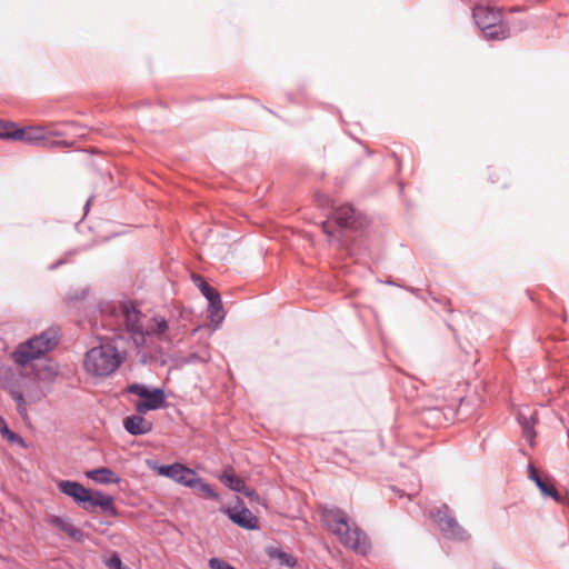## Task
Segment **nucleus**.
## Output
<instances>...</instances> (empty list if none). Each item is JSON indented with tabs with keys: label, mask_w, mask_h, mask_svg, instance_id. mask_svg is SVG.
<instances>
[{
	"label": "nucleus",
	"mask_w": 569,
	"mask_h": 569,
	"mask_svg": "<svg viewBox=\"0 0 569 569\" xmlns=\"http://www.w3.org/2000/svg\"><path fill=\"white\" fill-rule=\"evenodd\" d=\"M17 126L13 122L0 121V138L16 140Z\"/></svg>",
	"instance_id": "obj_25"
},
{
	"label": "nucleus",
	"mask_w": 569,
	"mask_h": 569,
	"mask_svg": "<svg viewBox=\"0 0 569 569\" xmlns=\"http://www.w3.org/2000/svg\"><path fill=\"white\" fill-rule=\"evenodd\" d=\"M117 329L123 328L128 338H130L136 347L143 346L146 343L147 336H154L163 338L168 330V322L163 317H153L146 329L141 325V313L136 306L130 302H122L118 308H112L110 311V321H113Z\"/></svg>",
	"instance_id": "obj_3"
},
{
	"label": "nucleus",
	"mask_w": 569,
	"mask_h": 569,
	"mask_svg": "<svg viewBox=\"0 0 569 569\" xmlns=\"http://www.w3.org/2000/svg\"><path fill=\"white\" fill-rule=\"evenodd\" d=\"M63 262H64L63 260H59L56 263L51 264L50 269H56L58 266L62 264Z\"/></svg>",
	"instance_id": "obj_37"
},
{
	"label": "nucleus",
	"mask_w": 569,
	"mask_h": 569,
	"mask_svg": "<svg viewBox=\"0 0 569 569\" xmlns=\"http://www.w3.org/2000/svg\"><path fill=\"white\" fill-rule=\"evenodd\" d=\"M16 134V140L42 146L47 138V130L43 127L18 128Z\"/></svg>",
	"instance_id": "obj_14"
},
{
	"label": "nucleus",
	"mask_w": 569,
	"mask_h": 569,
	"mask_svg": "<svg viewBox=\"0 0 569 569\" xmlns=\"http://www.w3.org/2000/svg\"><path fill=\"white\" fill-rule=\"evenodd\" d=\"M472 18L488 40H503L510 34L499 9L479 4L473 8Z\"/></svg>",
	"instance_id": "obj_7"
},
{
	"label": "nucleus",
	"mask_w": 569,
	"mask_h": 569,
	"mask_svg": "<svg viewBox=\"0 0 569 569\" xmlns=\"http://www.w3.org/2000/svg\"><path fill=\"white\" fill-rule=\"evenodd\" d=\"M90 201H91V199H89V200L86 202V204H84V210H86V211L88 210V208H89V206H90Z\"/></svg>",
	"instance_id": "obj_39"
},
{
	"label": "nucleus",
	"mask_w": 569,
	"mask_h": 569,
	"mask_svg": "<svg viewBox=\"0 0 569 569\" xmlns=\"http://www.w3.org/2000/svg\"><path fill=\"white\" fill-rule=\"evenodd\" d=\"M189 488H192L203 493L209 499H218V493L211 488L209 483L204 482L198 475L196 476L192 486H190Z\"/></svg>",
	"instance_id": "obj_23"
},
{
	"label": "nucleus",
	"mask_w": 569,
	"mask_h": 569,
	"mask_svg": "<svg viewBox=\"0 0 569 569\" xmlns=\"http://www.w3.org/2000/svg\"><path fill=\"white\" fill-rule=\"evenodd\" d=\"M58 340L59 330L57 328H49L40 335L18 345L11 357L17 366L26 367L32 360L51 351L57 346Z\"/></svg>",
	"instance_id": "obj_6"
},
{
	"label": "nucleus",
	"mask_w": 569,
	"mask_h": 569,
	"mask_svg": "<svg viewBox=\"0 0 569 569\" xmlns=\"http://www.w3.org/2000/svg\"><path fill=\"white\" fill-rule=\"evenodd\" d=\"M528 477L535 481L536 486L540 489L543 496H548L557 502L561 501V496L557 489L552 485L542 480L532 465L528 466Z\"/></svg>",
	"instance_id": "obj_16"
},
{
	"label": "nucleus",
	"mask_w": 569,
	"mask_h": 569,
	"mask_svg": "<svg viewBox=\"0 0 569 569\" xmlns=\"http://www.w3.org/2000/svg\"><path fill=\"white\" fill-rule=\"evenodd\" d=\"M223 512L240 528L246 530H258L260 528L258 517L246 508L240 500H238L234 507L224 508Z\"/></svg>",
	"instance_id": "obj_9"
},
{
	"label": "nucleus",
	"mask_w": 569,
	"mask_h": 569,
	"mask_svg": "<svg viewBox=\"0 0 569 569\" xmlns=\"http://www.w3.org/2000/svg\"><path fill=\"white\" fill-rule=\"evenodd\" d=\"M518 422L521 426L523 437L530 445H532L533 439L536 437V431H535L536 419H535V417L532 415L526 416L523 412H519L518 413Z\"/></svg>",
	"instance_id": "obj_19"
},
{
	"label": "nucleus",
	"mask_w": 569,
	"mask_h": 569,
	"mask_svg": "<svg viewBox=\"0 0 569 569\" xmlns=\"http://www.w3.org/2000/svg\"><path fill=\"white\" fill-rule=\"evenodd\" d=\"M240 493L244 495L246 497L250 498L251 500L259 498L258 495L253 490L249 489L247 486H246V490L240 491Z\"/></svg>",
	"instance_id": "obj_35"
},
{
	"label": "nucleus",
	"mask_w": 569,
	"mask_h": 569,
	"mask_svg": "<svg viewBox=\"0 0 569 569\" xmlns=\"http://www.w3.org/2000/svg\"><path fill=\"white\" fill-rule=\"evenodd\" d=\"M192 281L200 289V291H202L203 286H208V283L200 276L197 274H192Z\"/></svg>",
	"instance_id": "obj_33"
},
{
	"label": "nucleus",
	"mask_w": 569,
	"mask_h": 569,
	"mask_svg": "<svg viewBox=\"0 0 569 569\" xmlns=\"http://www.w3.org/2000/svg\"><path fill=\"white\" fill-rule=\"evenodd\" d=\"M142 400H146L152 409L157 410L164 403V392L160 388L149 389L148 396L143 397Z\"/></svg>",
	"instance_id": "obj_22"
},
{
	"label": "nucleus",
	"mask_w": 569,
	"mask_h": 569,
	"mask_svg": "<svg viewBox=\"0 0 569 569\" xmlns=\"http://www.w3.org/2000/svg\"><path fill=\"white\" fill-rule=\"evenodd\" d=\"M48 523L61 529L72 539L80 540L82 537V532L77 527H74L68 518L50 516L48 518Z\"/></svg>",
	"instance_id": "obj_17"
},
{
	"label": "nucleus",
	"mask_w": 569,
	"mask_h": 569,
	"mask_svg": "<svg viewBox=\"0 0 569 569\" xmlns=\"http://www.w3.org/2000/svg\"><path fill=\"white\" fill-rule=\"evenodd\" d=\"M201 293L207 298L209 302V319L211 322H216V328L223 320L222 302L219 292L211 286H203Z\"/></svg>",
	"instance_id": "obj_11"
},
{
	"label": "nucleus",
	"mask_w": 569,
	"mask_h": 569,
	"mask_svg": "<svg viewBox=\"0 0 569 569\" xmlns=\"http://www.w3.org/2000/svg\"><path fill=\"white\" fill-rule=\"evenodd\" d=\"M210 360V352L207 348L198 352H192L189 356L180 357L178 359V363L180 366L191 365V363H206Z\"/></svg>",
	"instance_id": "obj_21"
},
{
	"label": "nucleus",
	"mask_w": 569,
	"mask_h": 569,
	"mask_svg": "<svg viewBox=\"0 0 569 569\" xmlns=\"http://www.w3.org/2000/svg\"><path fill=\"white\" fill-rule=\"evenodd\" d=\"M430 517L437 523L445 538L453 541H467L470 538L467 530L459 525L447 506H442L436 512H431Z\"/></svg>",
	"instance_id": "obj_8"
},
{
	"label": "nucleus",
	"mask_w": 569,
	"mask_h": 569,
	"mask_svg": "<svg viewBox=\"0 0 569 569\" xmlns=\"http://www.w3.org/2000/svg\"><path fill=\"white\" fill-rule=\"evenodd\" d=\"M429 413H430V415H437V413H438V411H437V410H429Z\"/></svg>",
	"instance_id": "obj_40"
},
{
	"label": "nucleus",
	"mask_w": 569,
	"mask_h": 569,
	"mask_svg": "<svg viewBox=\"0 0 569 569\" xmlns=\"http://www.w3.org/2000/svg\"><path fill=\"white\" fill-rule=\"evenodd\" d=\"M57 375V369L51 365L31 370L27 366H9L2 390L10 395L19 415L26 419L28 406L41 401L47 396Z\"/></svg>",
	"instance_id": "obj_1"
},
{
	"label": "nucleus",
	"mask_w": 569,
	"mask_h": 569,
	"mask_svg": "<svg viewBox=\"0 0 569 569\" xmlns=\"http://www.w3.org/2000/svg\"><path fill=\"white\" fill-rule=\"evenodd\" d=\"M332 219L340 228L357 229L362 226L356 210L349 204L340 206L335 209Z\"/></svg>",
	"instance_id": "obj_12"
},
{
	"label": "nucleus",
	"mask_w": 569,
	"mask_h": 569,
	"mask_svg": "<svg viewBox=\"0 0 569 569\" xmlns=\"http://www.w3.org/2000/svg\"><path fill=\"white\" fill-rule=\"evenodd\" d=\"M67 144H68V143H67L66 141H62V140H51V141H47V139H46L42 146L60 147V146H67Z\"/></svg>",
	"instance_id": "obj_34"
},
{
	"label": "nucleus",
	"mask_w": 569,
	"mask_h": 569,
	"mask_svg": "<svg viewBox=\"0 0 569 569\" xmlns=\"http://www.w3.org/2000/svg\"><path fill=\"white\" fill-rule=\"evenodd\" d=\"M209 567L210 569H234L232 566L219 558H211L209 560Z\"/></svg>",
	"instance_id": "obj_28"
},
{
	"label": "nucleus",
	"mask_w": 569,
	"mask_h": 569,
	"mask_svg": "<svg viewBox=\"0 0 569 569\" xmlns=\"http://www.w3.org/2000/svg\"><path fill=\"white\" fill-rule=\"evenodd\" d=\"M153 469L158 472V475L170 478L186 487L192 486V482L197 476L196 471L178 462L172 465L157 466Z\"/></svg>",
	"instance_id": "obj_10"
},
{
	"label": "nucleus",
	"mask_w": 569,
	"mask_h": 569,
	"mask_svg": "<svg viewBox=\"0 0 569 569\" xmlns=\"http://www.w3.org/2000/svg\"><path fill=\"white\" fill-rule=\"evenodd\" d=\"M57 486L60 492L71 498L77 505L89 512H93L96 508H100L111 517L118 515L113 506L114 499L112 496L104 495L99 490H90L80 482L72 480H60Z\"/></svg>",
	"instance_id": "obj_5"
},
{
	"label": "nucleus",
	"mask_w": 569,
	"mask_h": 569,
	"mask_svg": "<svg viewBox=\"0 0 569 569\" xmlns=\"http://www.w3.org/2000/svg\"><path fill=\"white\" fill-rule=\"evenodd\" d=\"M124 430L132 436L147 435L152 430V423L140 415H133L124 418Z\"/></svg>",
	"instance_id": "obj_13"
},
{
	"label": "nucleus",
	"mask_w": 569,
	"mask_h": 569,
	"mask_svg": "<svg viewBox=\"0 0 569 569\" xmlns=\"http://www.w3.org/2000/svg\"><path fill=\"white\" fill-rule=\"evenodd\" d=\"M104 326L114 331L113 336L101 338L99 346L88 350L83 360L84 370L94 377L110 376L126 359V351L120 350L118 346L126 338L123 328L117 329L114 320L110 321V315L107 317Z\"/></svg>",
	"instance_id": "obj_2"
},
{
	"label": "nucleus",
	"mask_w": 569,
	"mask_h": 569,
	"mask_svg": "<svg viewBox=\"0 0 569 569\" xmlns=\"http://www.w3.org/2000/svg\"><path fill=\"white\" fill-rule=\"evenodd\" d=\"M192 281L200 289V291H202L203 286H208V283L200 276L197 274H192Z\"/></svg>",
	"instance_id": "obj_31"
},
{
	"label": "nucleus",
	"mask_w": 569,
	"mask_h": 569,
	"mask_svg": "<svg viewBox=\"0 0 569 569\" xmlns=\"http://www.w3.org/2000/svg\"><path fill=\"white\" fill-rule=\"evenodd\" d=\"M87 478L99 485H118L121 478L107 467L92 469L86 472Z\"/></svg>",
	"instance_id": "obj_15"
},
{
	"label": "nucleus",
	"mask_w": 569,
	"mask_h": 569,
	"mask_svg": "<svg viewBox=\"0 0 569 569\" xmlns=\"http://www.w3.org/2000/svg\"><path fill=\"white\" fill-rule=\"evenodd\" d=\"M322 230L326 232L329 237H332V231L329 228V222L325 221L322 222Z\"/></svg>",
	"instance_id": "obj_36"
},
{
	"label": "nucleus",
	"mask_w": 569,
	"mask_h": 569,
	"mask_svg": "<svg viewBox=\"0 0 569 569\" xmlns=\"http://www.w3.org/2000/svg\"><path fill=\"white\" fill-rule=\"evenodd\" d=\"M0 433L2 435L3 438H6L11 443H18L22 447L26 446L24 440L20 436H18L17 433H14L13 431H11L9 429L7 421L1 416H0Z\"/></svg>",
	"instance_id": "obj_24"
},
{
	"label": "nucleus",
	"mask_w": 569,
	"mask_h": 569,
	"mask_svg": "<svg viewBox=\"0 0 569 569\" xmlns=\"http://www.w3.org/2000/svg\"><path fill=\"white\" fill-rule=\"evenodd\" d=\"M267 555L281 567L293 568L296 566V559L280 548L269 547L267 549Z\"/></svg>",
	"instance_id": "obj_18"
},
{
	"label": "nucleus",
	"mask_w": 569,
	"mask_h": 569,
	"mask_svg": "<svg viewBox=\"0 0 569 569\" xmlns=\"http://www.w3.org/2000/svg\"><path fill=\"white\" fill-rule=\"evenodd\" d=\"M329 203V199L326 197H321V206H326Z\"/></svg>",
	"instance_id": "obj_38"
},
{
	"label": "nucleus",
	"mask_w": 569,
	"mask_h": 569,
	"mask_svg": "<svg viewBox=\"0 0 569 569\" xmlns=\"http://www.w3.org/2000/svg\"><path fill=\"white\" fill-rule=\"evenodd\" d=\"M9 366L0 362V389H2Z\"/></svg>",
	"instance_id": "obj_30"
},
{
	"label": "nucleus",
	"mask_w": 569,
	"mask_h": 569,
	"mask_svg": "<svg viewBox=\"0 0 569 569\" xmlns=\"http://www.w3.org/2000/svg\"><path fill=\"white\" fill-rule=\"evenodd\" d=\"M192 281L200 289V291H202L203 286H208V283L200 276L197 274H192Z\"/></svg>",
	"instance_id": "obj_32"
},
{
	"label": "nucleus",
	"mask_w": 569,
	"mask_h": 569,
	"mask_svg": "<svg viewBox=\"0 0 569 569\" xmlns=\"http://www.w3.org/2000/svg\"><path fill=\"white\" fill-rule=\"evenodd\" d=\"M321 519L345 547L359 555H366L370 550V541L366 532L351 521L343 510L337 507H323Z\"/></svg>",
	"instance_id": "obj_4"
},
{
	"label": "nucleus",
	"mask_w": 569,
	"mask_h": 569,
	"mask_svg": "<svg viewBox=\"0 0 569 569\" xmlns=\"http://www.w3.org/2000/svg\"><path fill=\"white\" fill-rule=\"evenodd\" d=\"M127 390L132 395L143 398L148 396L149 388L143 383H132L127 388Z\"/></svg>",
	"instance_id": "obj_26"
},
{
	"label": "nucleus",
	"mask_w": 569,
	"mask_h": 569,
	"mask_svg": "<svg viewBox=\"0 0 569 569\" xmlns=\"http://www.w3.org/2000/svg\"><path fill=\"white\" fill-rule=\"evenodd\" d=\"M104 565L109 569H123L122 568V561L118 553H112L110 557L104 559Z\"/></svg>",
	"instance_id": "obj_27"
},
{
	"label": "nucleus",
	"mask_w": 569,
	"mask_h": 569,
	"mask_svg": "<svg viewBox=\"0 0 569 569\" xmlns=\"http://www.w3.org/2000/svg\"><path fill=\"white\" fill-rule=\"evenodd\" d=\"M220 481L232 491L240 492L246 490L244 481L232 472L224 471L220 476Z\"/></svg>",
	"instance_id": "obj_20"
},
{
	"label": "nucleus",
	"mask_w": 569,
	"mask_h": 569,
	"mask_svg": "<svg viewBox=\"0 0 569 569\" xmlns=\"http://www.w3.org/2000/svg\"><path fill=\"white\" fill-rule=\"evenodd\" d=\"M153 410L146 400H140L136 403V411L141 416L147 411Z\"/></svg>",
	"instance_id": "obj_29"
}]
</instances>
